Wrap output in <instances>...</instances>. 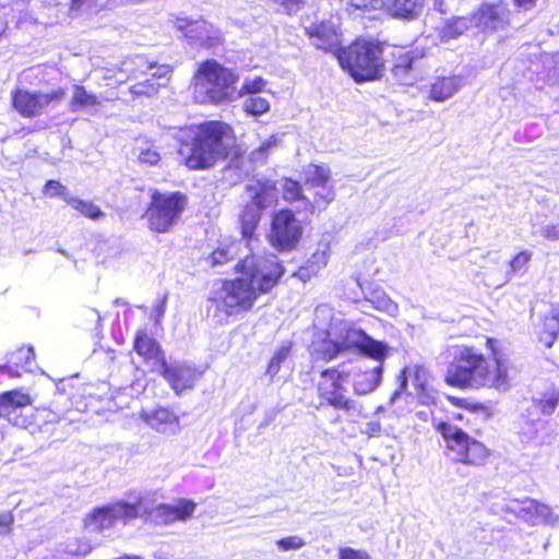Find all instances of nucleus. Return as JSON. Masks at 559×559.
Instances as JSON below:
<instances>
[{"instance_id": "cd10ccee", "label": "nucleus", "mask_w": 559, "mask_h": 559, "mask_svg": "<svg viewBox=\"0 0 559 559\" xmlns=\"http://www.w3.org/2000/svg\"><path fill=\"white\" fill-rule=\"evenodd\" d=\"M424 0H388L392 15L404 19L417 16L423 9Z\"/></svg>"}, {"instance_id": "6e6552de", "label": "nucleus", "mask_w": 559, "mask_h": 559, "mask_svg": "<svg viewBox=\"0 0 559 559\" xmlns=\"http://www.w3.org/2000/svg\"><path fill=\"white\" fill-rule=\"evenodd\" d=\"M435 429L441 435L445 448L453 453V461L471 467H483L491 457V450L461 428L453 427L450 420H439Z\"/></svg>"}, {"instance_id": "79ce46f5", "label": "nucleus", "mask_w": 559, "mask_h": 559, "mask_svg": "<svg viewBox=\"0 0 559 559\" xmlns=\"http://www.w3.org/2000/svg\"><path fill=\"white\" fill-rule=\"evenodd\" d=\"M14 514L12 510L0 509V536L12 534Z\"/></svg>"}, {"instance_id": "a211bd4d", "label": "nucleus", "mask_w": 559, "mask_h": 559, "mask_svg": "<svg viewBox=\"0 0 559 559\" xmlns=\"http://www.w3.org/2000/svg\"><path fill=\"white\" fill-rule=\"evenodd\" d=\"M349 372L353 373L354 391L358 395H364L372 392L380 384L383 368L381 365L374 367L357 365Z\"/></svg>"}, {"instance_id": "6ab92c4d", "label": "nucleus", "mask_w": 559, "mask_h": 559, "mask_svg": "<svg viewBox=\"0 0 559 559\" xmlns=\"http://www.w3.org/2000/svg\"><path fill=\"white\" fill-rule=\"evenodd\" d=\"M144 421L159 433L174 435L180 430L179 416L169 407L158 406L144 417Z\"/></svg>"}, {"instance_id": "bf43d9fd", "label": "nucleus", "mask_w": 559, "mask_h": 559, "mask_svg": "<svg viewBox=\"0 0 559 559\" xmlns=\"http://www.w3.org/2000/svg\"><path fill=\"white\" fill-rule=\"evenodd\" d=\"M450 419H452V420H456V421H465L466 424L468 423V421L465 419L464 414H462V413H456V414L452 415V417H451Z\"/></svg>"}, {"instance_id": "603ef678", "label": "nucleus", "mask_w": 559, "mask_h": 559, "mask_svg": "<svg viewBox=\"0 0 559 559\" xmlns=\"http://www.w3.org/2000/svg\"><path fill=\"white\" fill-rule=\"evenodd\" d=\"M312 264H317L318 266H324L328 263V252L325 250H317L311 255Z\"/></svg>"}, {"instance_id": "7c9ffc66", "label": "nucleus", "mask_w": 559, "mask_h": 559, "mask_svg": "<svg viewBox=\"0 0 559 559\" xmlns=\"http://www.w3.org/2000/svg\"><path fill=\"white\" fill-rule=\"evenodd\" d=\"M283 199L288 203L305 201L307 198L304 194L302 187L296 179L284 178L282 183Z\"/></svg>"}, {"instance_id": "a19ab883", "label": "nucleus", "mask_w": 559, "mask_h": 559, "mask_svg": "<svg viewBox=\"0 0 559 559\" xmlns=\"http://www.w3.org/2000/svg\"><path fill=\"white\" fill-rule=\"evenodd\" d=\"M558 334L559 332L557 331L556 325L551 324L547 317H545L543 328L538 335L539 343H542L546 348H550L555 344Z\"/></svg>"}, {"instance_id": "49530a36", "label": "nucleus", "mask_w": 559, "mask_h": 559, "mask_svg": "<svg viewBox=\"0 0 559 559\" xmlns=\"http://www.w3.org/2000/svg\"><path fill=\"white\" fill-rule=\"evenodd\" d=\"M338 559H371L365 550L354 549L352 547H343L338 550Z\"/></svg>"}, {"instance_id": "de8ad7c7", "label": "nucleus", "mask_w": 559, "mask_h": 559, "mask_svg": "<svg viewBox=\"0 0 559 559\" xmlns=\"http://www.w3.org/2000/svg\"><path fill=\"white\" fill-rule=\"evenodd\" d=\"M160 159L159 153L152 147L142 150L139 154V160L148 165H156Z\"/></svg>"}, {"instance_id": "0eeeda50", "label": "nucleus", "mask_w": 559, "mask_h": 559, "mask_svg": "<svg viewBox=\"0 0 559 559\" xmlns=\"http://www.w3.org/2000/svg\"><path fill=\"white\" fill-rule=\"evenodd\" d=\"M187 207L188 197L183 192H162L153 189L142 218L145 219L150 231L168 234L179 224Z\"/></svg>"}, {"instance_id": "c9c22d12", "label": "nucleus", "mask_w": 559, "mask_h": 559, "mask_svg": "<svg viewBox=\"0 0 559 559\" xmlns=\"http://www.w3.org/2000/svg\"><path fill=\"white\" fill-rule=\"evenodd\" d=\"M468 27V20L465 16H455L445 23L442 33L448 38H455L464 34Z\"/></svg>"}, {"instance_id": "3c124183", "label": "nucleus", "mask_w": 559, "mask_h": 559, "mask_svg": "<svg viewBox=\"0 0 559 559\" xmlns=\"http://www.w3.org/2000/svg\"><path fill=\"white\" fill-rule=\"evenodd\" d=\"M334 199L333 189H329L326 193H317L314 195V203L319 206L326 207Z\"/></svg>"}, {"instance_id": "ddd939ff", "label": "nucleus", "mask_w": 559, "mask_h": 559, "mask_svg": "<svg viewBox=\"0 0 559 559\" xmlns=\"http://www.w3.org/2000/svg\"><path fill=\"white\" fill-rule=\"evenodd\" d=\"M160 374L169 383L176 394L192 389L198 380L197 370L189 365L170 366L165 360V365L159 366Z\"/></svg>"}, {"instance_id": "72a5a7b5", "label": "nucleus", "mask_w": 559, "mask_h": 559, "mask_svg": "<svg viewBox=\"0 0 559 559\" xmlns=\"http://www.w3.org/2000/svg\"><path fill=\"white\" fill-rule=\"evenodd\" d=\"M485 345H486L487 350L490 354V360H489V361H491L490 365L495 366V360L500 359L508 367V376L514 378L515 368L513 367L511 361L501 353V350L499 348L498 341L491 336H488V337H486Z\"/></svg>"}, {"instance_id": "9d476101", "label": "nucleus", "mask_w": 559, "mask_h": 559, "mask_svg": "<svg viewBox=\"0 0 559 559\" xmlns=\"http://www.w3.org/2000/svg\"><path fill=\"white\" fill-rule=\"evenodd\" d=\"M396 381L397 388L391 394L390 403H394L402 394H413L423 405L435 403V392L429 383V374L424 367L402 368L396 376Z\"/></svg>"}, {"instance_id": "39448f33", "label": "nucleus", "mask_w": 559, "mask_h": 559, "mask_svg": "<svg viewBox=\"0 0 559 559\" xmlns=\"http://www.w3.org/2000/svg\"><path fill=\"white\" fill-rule=\"evenodd\" d=\"M384 44L376 39L356 38L336 50V58L356 83L376 81L385 71Z\"/></svg>"}, {"instance_id": "2eb2a0df", "label": "nucleus", "mask_w": 559, "mask_h": 559, "mask_svg": "<svg viewBox=\"0 0 559 559\" xmlns=\"http://www.w3.org/2000/svg\"><path fill=\"white\" fill-rule=\"evenodd\" d=\"M305 34L312 41L313 46L326 52L341 49L338 35L335 28L325 21H317L305 27Z\"/></svg>"}, {"instance_id": "c756f323", "label": "nucleus", "mask_w": 559, "mask_h": 559, "mask_svg": "<svg viewBox=\"0 0 559 559\" xmlns=\"http://www.w3.org/2000/svg\"><path fill=\"white\" fill-rule=\"evenodd\" d=\"M331 170L325 165L308 164L305 168V185L309 187H325L330 181Z\"/></svg>"}, {"instance_id": "ea45409f", "label": "nucleus", "mask_w": 559, "mask_h": 559, "mask_svg": "<svg viewBox=\"0 0 559 559\" xmlns=\"http://www.w3.org/2000/svg\"><path fill=\"white\" fill-rule=\"evenodd\" d=\"M270 104L266 98L261 96H253L246 99L243 103V110L253 116H260L269 111Z\"/></svg>"}, {"instance_id": "5fc2aeb1", "label": "nucleus", "mask_w": 559, "mask_h": 559, "mask_svg": "<svg viewBox=\"0 0 559 559\" xmlns=\"http://www.w3.org/2000/svg\"><path fill=\"white\" fill-rule=\"evenodd\" d=\"M381 425L379 421H371L367 426V433L369 436H374L376 433L380 432Z\"/></svg>"}, {"instance_id": "412c9836", "label": "nucleus", "mask_w": 559, "mask_h": 559, "mask_svg": "<svg viewBox=\"0 0 559 559\" xmlns=\"http://www.w3.org/2000/svg\"><path fill=\"white\" fill-rule=\"evenodd\" d=\"M32 396L22 389L4 391L0 394V416L9 417L17 408L31 406Z\"/></svg>"}, {"instance_id": "9b49d317", "label": "nucleus", "mask_w": 559, "mask_h": 559, "mask_svg": "<svg viewBox=\"0 0 559 559\" xmlns=\"http://www.w3.org/2000/svg\"><path fill=\"white\" fill-rule=\"evenodd\" d=\"M66 95L64 88L41 93L16 87L11 92V107L21 117L32 119L44 114L48 107L62 102Z\"/></svg>"}, {"instance_id": "f8f14e48", "label": "nucleus", "mask_w": 559, "mask_h": 559, "mask_svg": "<svg viewBox=\"0 0 559 559\" xmlns=\"http://www.w3.org/2000/svg\"><path fill=\"white\" fill-rule=\"evenodd\" d=\"M197 509V503L187 498H179L175 503H159L154 508V519L157 524L170 525L176 522H187Z\"/></svg>"}, {"instance_id": "e2e57ef3", "label": "nucleus", "mask_w": 559, "mask_h": 559, "mask_svg": "<svg viewBox=\"0 0 559 559\" xmlns=\"http://www.w3.org/2000/svg\"><path fill=\"white\" fill-rule=\"evenodd\" d=\"M335 421H341V416H340V415H337V416L335 417Z\"/></svg>"}, {"instance_id": "bb28decb", "label": "nucleus", "mask_w": 559, "mask_h": 559, "mask_svg": "<svg viewBox=\"0 0 559 559\" xmlns=\"http://www.w3.org/2000/svg\"><path fill=\"white\" fill-rule=\"evenodd\" d=\"M447 401L455 407L464 409L471 414L480 416L483 419H488L493 414L490 405L481 402H473L467 397L448 395Z\"/></svg>"}, {"instance_id": "e433bc0d", "label": "nucleus", "mask_w": 559, "mask_h": 559, "mask_svg": "<svg viewBox=\"0 0 559 559\" xmlns=\"http://www.w3.org/2000/svg\"><path fill=\"white\" fill-rule=\"evenodd\" d=\"M415 57L412 51L401 52L395 57V62L392 66V73L395 76H405L413 69Z\"/></svg>"}, {"instance_id": "13d9d810", "label": "nucleus", "mask_w": 559, "mask_h": 559, "mask_svg": "<svg viewBox=\"0 0 559 559\" xmlns=\"http://www.w3.org/2000/svg\"><path fill=\"white\" fill-rule=\"evenodd\" d=\"M547 319L551 324L556 325L557 331L559 332V310L551 311Z\"/></svg>"}, {"instance_id": "4468645a", "label": "nucleus", "mask_w": 559, "mask_h": 559, "mask_svg": "<svg viewBox=\"0 0 559 559\" xmlns=\"http://www.w3.org/2000/svg\"><path fill=\"white\" fill-rule=\"evenodd\" d=\"M245 190L249 193L250 205L259 211L277 203V186L271 179H253L246 185Z\"/></svg>"}, {"instance_id": "20e7f679", "label": "nucleus", "mask_w": 559, "mask_h": 559, "mask_svg": "<svg viewBox=\"0 0 559 559\" xmlns=\"http://www.w3.org/2000/svg\"><path fill=\"white\" fill-rule=\"evenodd\" d=\"M238 73L215 59H205L192 74L190 88L195 102L218 105L233 100L236 94Z\"/></svg>"}, {"instance_id": "864d4df0", "label": "nucleus", "mask_w": 559, "mask_h": 559, "mask_svg": "<svg viewBox=\"0 0 559 559\" xmlns=\"http://www.w3.org/2000/svg\"><path fill=\"white\" fill-rule=\"evenodd\" d=\"M544 238L548 240L559 239V229L556 225H548L542 231Z\"/></svg>"}, {"instance_id": "393cba45", "label": "nucleus", "mask_w": 559, "mask_h": 559, "mask_svg": "<svg viewBox=\"0 0 559 559\" xmlns=\"http://www.w3.org/2000/svg\"><path fill=\"white\" fill-rule=\"evenodd\" d=\"M533 406L539 415L550 416L559 406V386L550 385L532 400Z\"/></svg>"}, {"instance_id": "f257e3e1", "label": "nucleus", "mask_w": 559, "mask_h": 559, "mask_svg": "<svg viewBox=\"0 0 559 559\" xmlns=\"http://www.w3.org/2000/svg\"><path fill=\"white\" fill-rule=\"evenodd\" d=\"M178 153L189 170H207L221 162L227 168L245 169L253 154L248 155L237 142L235 129L223 120H203L185 124L176 133Z\"/></svg>"}, {"instance_id": "37998d69", "label": "nucleus", "mask_w": 559, "mask_h": 559, "mask_svg": "<svg viewBox=\"0 0 559 559\" xmlns=\"http://www.w3.org/2000/svg\"><path fill=\"white\" fill-rule=\"evenodd\" d=\"M265 86V81L261 78H254L252 80H246L239 91V95L257 94L261 92Z\"/></svg>"}, {"instance_id": "1a4fd4ad", "label": "nucleus", "mask_w": 559, "mask_h": 559, "mask_svg": "<svg viewBox=\"0 0 559 559\" xmlns=\"http://www.w3.org/2000/svg\"><path fill=\"white\" fill-rule=\"evenodd\" d=\"M304 226L289 207L276 210L271 215L266 234L269 245L278 252L295 250L302 239Z\"/></svg>"}, {"instance_id": "423d86ee", "label": "nucleus", "mask_w": 559, "mask_h": 559, "mask_svg": "<svg viewBox=\"0 0 559 559\" xmlns=\"http://www.w3.org/2000/svg\"><path fill=\"white\" fill-rule=\"evenodd\" d=\"M344 367L345 364H340L319 372L313 384L318 397V404L314 406L317 409L331 408L344 416L358 413L357 403L350 397L346 388L350 372Z\"/></svg>"}, {"instance_id": "473e14b6", "label": "nucleus", "mask_w": 559, "mask_h": 559, "mask_svg": "<svg viewBox=\"0 0 559 559\" xmlns=\"http://www.w3.org/2000/svg\"><path fill=\"white\" fill-rule=\"evenodd\" d=\"M348 346L333 340H323L321 347L318 349V355L323 361H331L335 359L341 353L345 352Z\"/></svg>"}, {"instance_id": "052dcab7", "label": "nucleus", "mask_w": 559, "mask_h": 559, "mask_svg": "<svg viewBox=\"0 0 559 559\" xmlns=\"http://www.w3.org/2000/svg\"><path fill=\"white\" fill-rule=\"evenodd\" d=\"M266 148H267V146H266V145H262V146H260V147L257 150V152L262 153V152H264Z\"/></svg>"}, {"instance_id": "a878e982", "label": "nucleus", "mask_w": 559, "mask_h": 559, "mask_svg": "<svg viewBox=\"0 0 559 559\" xmlns=\"http://www.w3.org/2000/svg\"><path fill=\"white\" fill-rule=\"evenodd\" d=\"M456 80L452 76H439L430 85L428 98L441 103L451 97L457 90Z\"/></svg>"}, {"instance_id": "2f4dec72", "label": "nucleus", "mask_w": 559, "mask_h": 559, "mask_svg": "<svg viewBox=\"0 0 559 559\" xmlns=\"http://www.w3.org/2000/svg\"><path fill=\"white\" fill-rule=\"evenodd\" d=\"M72 207L90 219H99L105 216L100 207L90 200L72 199Z\"/></svg>"}, {"instance_id": "aec40b11", "label": "nucleus", "mask_w": 559, "mask_h": 559, "mask_svg": "<svg viewBox=\"0 0 559 559\" xmlns=\"http://www.w3.org/2000/svg\"><path fill=\"white\" fill-rule=\"evenodd\" d=\"M34 358L35 354L31 346H21L10 353L8 361L1 369L13 377H19L28 369Z\"/></svg>"}, {"instance_id": "5701e85b", "label": "nucleus", "mask_w": 559, "mask_h": 559, "mask_svg": "<svg viewBox=\"0 0 559 559\" xmlns=\"http://www.w3.org/2000/svg\"><path fill=\"white\" fill-rule=\"evenodd\" d=\"M84 522L85 526L92 527L96 532L114 526L117 523V518L112 503L95 508L86 515Z\"/></svg>"}, {"instance_id": "8fccbe9b", "label": "nucleus", "mask_w": 559, "mask_h": 559, "mask_svg": "<svg viewBox=\"0 0 559 559\" xmlns=\"http://www.w3.org/2000/svg\"><path fill=\"white\" fill-rule=\"evenodd\" d=\"M93 549V545L88 540L76 539L74 549H72L73 556H86Z\"/></svg>"}, {"instance_id": "09e8293b", "label": "nucleus", "mask_w": 559, "mask_h": 559, "mask_svg": "<svg viewBox=\"0 0 559 559\" xmlns=\"http://www.w3.org/2000/svg\"><path fill=\"white\" fill-rule=\"evenodd\" d=\"M531 260V253L527 251H520L510 261V266L513 271L520 270Z\"/></svg>"}, {"instance_id": "c85d7f7f", "label": "nucleus", "mask_w": 559, "mask_h": 559, "mask_svg": "<svg viewBox=\"0 0 559 559\" xmlns=\"http://www.w3.org/2000/svg\"><path fill=\"white\" fill-rule=\"evenodd\" d=\"M117 522L122 521L128 523L138 519L142 514L143 499L138 498L134 502H127L119 500L112 503Z\"/></svg>"}, {"instance_id": "f3484780", "label": "nucleus", "mask_w": 559, "mask_h": 559, "mask_svg": "<svg viewBox=\"0 0 559 559\" xmlns=\"http://www.w3.org/2000/svg\"><path fill=\"white\" fill-rule=\"evenodd\" d=\"M173 72V67L168 64H162L157 67L155 72H152L144 80L132 84L129 87V92L134 99L150 98L159 92L162 83L159 80H168Z\"/></svg>"}, {"instance_id": "c03bdc74", "label": "nucleus", "mask_w": 559, "mask_h": 559, "mask_svg": "<svg viewBox=\"0 0 559 559\" xmlns=\"http://www.w3.org/2000/svg\"><path fill=\"white\" fill-rule=\"evenodd\" d=\"M67 188L59 181L50 179L44 186V194L48 198H56L66 194Z\"/></svg>"}, {"instance_id": "dca6fc26", "label": "nucleus", "mask_w": 559, "mask_h": 559, "mask_svg": "<svg viewBox=\"0 0 559 559\" xmlns=\"http://www.w3.org/2000/svg\"><path fill=\"white\" fill-rule=\"evenodd\" d=\"M133 350L144 361H154L158 367L165 365V353L159 343L151 335L147 326L139 329L133 338Z\"/></svg>"}, {"instance_id": "a18cd8bd", "label": "nucleus", "mask_w": 559, "mask_h": 559, "mask_svg": "<svg viewBox=\"0 0 559 559\" xmlns=\"http://www.w3.org/2000/svg\"><path fill=\"white\" fill-rule=\"evenodd\" d=\"M304 545H305L304 539L298 536H287V537H283L277 540V546L282 550L299 549Z\"/></svg>"}, {"instance_id": "f704fd0d", "label": "nucleus", "mask_w": 559, "mask_h": 559, "mask_svg": "<svg viewBox=\"0 0 559 559\" xmlns=\"http://www.w3.org/2000/svg\"><path fill=\"white\" fill-rule=\"evenodd\" d=\"M72 103L81 108H92L100 104L98 97L88 93L83 86L76 85L73 90Z\"/></svg>"}, {"instance_id": "58836bf2", "label": "nucleus", "mask_w": 559, "mask_h": 559, "mask_svg": "<svg viewBox=\"0 0 559 559\" xmlns=\"http://www.w3.org/2000/svg\"><path fill=\"white\" fill-rule=\"evenodd\" d=\"M234 257L230 246H218L210 253L207 260L209 264L214 267L230 262Z\"/></svg>"}, {"instance_id": "4c0bfd02", "label": "nucleus", "mask_w": 559, "mask_h": 559, "mask_svg": "<svg viewBox=\"0 0 559 559\" xmlns=\"http://www.w3.org/2000/svg\"><path fill=\"white\" fill-rule=\"evenodd\" d=\"M292 350V343H287L280 347L274 355L271 357V359L267 362L266 366V373L271 376H275L281 370L282 364L288 358Z\"/></svg>"}, {"instance_id": "7ed1b4c3", "label": "nucleus", "mask_w": 559, "mask_h": 559, "mask_svg": "<svg viewBox=\"0 0 559 559\" xmlns=\"http://www.w3.org/2000/svg\"><path fill=\"white\" fill-rule=\"evenodd\" d=\"M452 358L448 364L444 382L451 388L492 389L499 392L510 390L514 378L508 376V367L500 359L490 365L489 358L472 345L452 347Z\"/></svg>"}, {"instance_id": "4d7b16f0", "label": "nucleus", "mask_w": 559, "mask_h": 559, "mask_svg": "<svg viewBox=\"0 0 559 559\" xmlns=\"http://www.w3.org/2000/svg\"><path fill=\"white\" fill-rule=\"evenodd\" d=\"M514 3L520 7V8H523L525 10L527 9H531L535 5L536 1L537 0H513Z\"/></svg>"}, {"instance_id": "6e6d98bb", "label": "nucleus", "mask_w": 559, "mask_h": 559, "mask_svg": "<svg viewBox=\"0 0 559 559\" xmlns=\"http://www.w3.org/2000/svg\"><path fill=\"white\" fill-rule=\"evenodd\" d=\"M496 11V5L491 3H484L479 7V12L481 15L492 14Z\"/></svg>"}, {"instance_id": "680f3d73", "label": "nucleus", "mask_w": 559, "mask_h": 559, "mask_svg": "<svg viewBox=\"0 0 559 559\" xmlns=\"http://www.w3.org/2000/svg\"><path fill=\"white\" fill-rule=\"evenodd\" d=\"M83 0H72V4H76L79 2H82Z\"/></svg>"}, {"instance_id": "b1692460", "label": "nucleus", "mask_w": 559, "mask_h": 559, "mask_svg": "<svg viewBox=\"0 0 559 559\" xmlns=\"http://www.w3.org/2000/svg\"><path fill=\"white\" fill-rule=\"evenodd\" d=\"M261 211L250 204H246L239 213V229L242 239L250 243L254 237L261 221Z\"/></svg>"}, {"instance_id": "4be33fe9", "label": "nucleus", "mask_w": 559, "mask_h": 559, "mask_svg": "<svg viewBox=\"0 0 559 559\" xmlns=\"http://www.w3.org/2000/svg\"><path fill=\"white\" fill-rule=\"evenodd\" d=\"M360 341L356 344V348L365 356L378 361L383 367L385 358L390 354V348L384 342L377 341L367 335L364 331H359Z\"/></svg>"}, {"instance_id": "f03ea898", "label": "nucleus", "mask_w": 559, "mask_h": 559, "mask_svg": "<svg viewBox=\"0 0 559 559\" xmlns=\"http://www.w3.org/2000/svg\"><path fill=\"white\" fill-rule=\"evenodd\" d=\"M233 270L239 276L222 280L211 299L226 317L252 311L258 299L270 294L285 274L283 263L274 254L249 253Z\"/></svg>"}]
</instances>
